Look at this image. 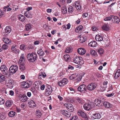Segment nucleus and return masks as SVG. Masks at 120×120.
I'll return each mask as SVG.
<instances>
[{
  "instance_id": "obj_57",
  "label": "nucleus",
  "mask_w": 120,
  "mask_h": 120,
  "mask_svg": "<svg viewBox=\"0 0 120 120\" xmlns=\"http://www.w3.org/2000/svg\"><path fill=\"white\" fill-rule=\"evenodd\" d=\"M68 68V69H70L72 70L74 69V68L72 66L70 65L69 66Z\"/></svg>"
},
{
  "instance_id": "obj_32",
  "label": "nucleus",
  "mask_w": 120,
  "mask_h": 120,
  "mask_svg": "<svg viewBox=\"0 0 120 120\" xmlns=\"http://www.w3.org/2000/svg\"><path fill=\"white\" fill-rule=\"evenodd\" d=\"M113 17H114L113 15H110L109 17L105 18L104 19V20L105 21H108L111 20H113Z\"/></svg>"
},
{
  "instance_id": "obj_52",
  "label": "nucleus",
  "mask_w": 120,
  "mask_h": 120,
  "mask_svg": "<svg viewBox=\"0 0 120 120\" xmlns=\"http://www.w3.org/2000/svg\"><path fill=\"white\" fill-rule=\"evenodd\" d=\"M4 100L0 98V105L3 104L5 103Z\"/></svg>"
},
{
  "instance_id": "obj_64",
  "label": "nucleus",
  "mask_w": 120,
  "mask_h": 120,
  "mask_svg": "<svg viewBox=\"0 0 120 120\" xmlns=\"http://www.w3.org/2000/svg\"><path fill=\"white\" fill-rule=\"evenodd\" d=\"M21 107L23 109H24L25 108V105L24 104H22L21 105Z\"/></svg>"
},
{
  "instance_id": "obj_7",
  "label": "nucleus",
  "mask_w": 120,
  "mask_h": 120,
  "mask_svg": "<svg viewBox=\"0 0 120 120\" xmlns=\"http://www.w3.org/2000/svg\"><path fill=\"white\" fill-rule=\"evenodd\" d=\"M46 89L45 91L46 95H49L52 92V90L51 86L49 85H46Z\"/></svg>"
},
{
  "instance_id": "obj_14",
  "label": "nucleus",
  "mask_w": 120,
  "mask_h": 120,
  "mask_svg": "<svg viewBox=\"0 0 120 120\" xmlns=\"http://www.w3.org/2000/svg\"><path fill=\"white\" fill-rule=\"evenodd\" d=\"M77 52L80 55H83L85 54L86 50L83 48H80L78 49Z\"/></svg>"
},
{
  "instance_id": "obj_20",
  "label": "nucleus",
  "mask_w": 120,
  "mask_h": 120,
  "mask_svg": "<svg viewBox=\"0 0 120 120\" xmlns=\"http://www.w3.org/2000/svg\"><path fill=\"white\" fill-rule=\"evenodd\" d=\"M114 75L115 79H117L120 76V69H119L117 70Z\"/></svg>"
},
{
  "instance_id": "obj_47",
  "label": "nucleus",
  "mask_w": 120,
  "mask_h": 120,
  "mask_svg": "<svg viewBox=\"0 0 120 120\" xmlns=\"http://www.w3.org/2000/svg\"><path fill=\"white\" fill-rule=\"evenodd\" d=\"M76 99L77 101L79 103H82L83 102V100L81 98L77 97Z\"/></svg>"
},
{
  "instance_id": "obj_29",
  "label": "nucleus",
  "mask_w": 120,
  "mask_h": 120,
  "mask_svg": "<svg viewBox=\"0 0 120 120\" xmlns=\"http://www.w3.org/2000/svg\"><path fill=\"white\" fill-rule=\"evenodd\" d=\"M15 114L16 113L15 112L13 111H11L8 112V115L9 117H12L14 116Z\"/></svg>"
},
{
  "instance_id": "obj_5",
  "label": "nucleus",
  "mask_w": 120,
  "mask_h": 120,
  "mask_svg": "<svg viewBox=\"0 0 120 120\" xmlns=\"http://www.w3.org/2000/svg\"><path fill=\"white\" fill-rule=\"evenodd\" d=\"M96 86L97 85L95 83H92L88 85L87 89H88L89 91H92L95 89Z\"/></svg>"
},
{
  "instance_id": "obj_15",
  "label": "nucleus",
  "mask_w": 120,
  "mask_h": 120,
  "mask_svg": "<svg viewBox=\"0 0 120 120\" xmlns=\"http://www.w3.org/2000/svg\"><path fill=\"white\" fill-rule=\"evenodd\" d=\"M79 59V58L78 56L74 58L73 62L76 64H78V65H81L83 64V63L80 61Z\"/></svg>"
},
{
  "instance_id": "obj_45",
  "label": "nucleus",
  "mask_w": 120,
  "mask_h": 120,
  "mask_svg": "<svg viewBox=\"0 0 120 120\" xmlns=\"http://www.w3.org/2000/svg\"><path fill=\"white\" fill-rule=\"evenodd\" d=\"M37 53L39 55L41 56H43L44 54V51H41L40 52V51L38 50Z\"/></svg>"
},
{
  "instance_id": "obj_44",
  "label": "nucleus",
  "mask_w": 120,
  "mask_h": 120,
  "mask_svg": "<svg viewBox=\"0 0 120 120\" xmlns=\"http://www.w3.org/2000/svg\"><path fill=\"white\" fill-rule=\"evenodd\" d=\"M99 100L97 99H96L95 100L94 103L97 106H100L99 103Z\"/></svg>"
},
{
  "instance_id": "obj_39",
  "label": "nucleus",
  "mask_w": 120,
  "mask_h": 120,
  "mask_svg": "<svg viewBox=\"0 0 120 120\" xmlns=\"http://www.w3.org/2000/svg\"><path fill=\"white\" fill-rule=\"evenodd\" d=\"M62 12L63 14H64L67 13V8L65 7H63L62 8Z\"/></svg>"
},
{
  "instance_id": "obj_34",
  "label": "nucleus",
  "mask_w": 120,
  "mask_h": 120,
  "mask_svg": "<svg viewBox=\"0 0 120 120\" xmlns=\"http://www.w3.org/2000/svg\"><path fill=\"white\" fill-rule=\"evenodd\" d=\"M19 67L20 69L22 71L25 70L26 69V67L24 64H21Z\"/></svg>"
},
{
  "instance_id": "obj_6",
  "label": "nucleus",
  "mask_w": 120,
  "mask_h": 120,
  "mask_svg": "<svg viewBox=\"0 0 120 120\" xmlns=\"http://www.w3.org/2000/svg\"><path fill=\"white\" fill-rule=\"evenodd\" d=\"M68 82V79L66 78H64L62 80L58 82V84L60 87H62L66 84Z\"/></svg>"
},
{
  "instance_id": "obj_2",
  "label": "nucleus",
  "mask_w": 120,
  "mask_h": 120,
  "mask_svg": "<svg viewBox=\"0 0 120 120\" xmlns=\"http://www.w3.org/2000/svg\"><path fill=\"white\" fill-rule=\"evenodd\" d=\"M18 69V67L16 65H12L10 68L9 72V75H12L16 73Z\"/></svg>"
},
{
  "instance_id": "obj_9",
  "label": "nucleus",
  "mask_w": 120,
  "mask_h": 120,
  "mask_svg": "<svg viewBox=\"0 0 120 120\" xmlns=\"http://www.w3.org/2000/svg\"><path fill=\"white\" fill-rule=\"evenodd\" d=\"M19 98L22 102H25L27 100V98L26 95L22 94L19 95Z\"/></svg>"
},
{
  "instance_id": "obj_38",
  "label": "nucleus",
  "mask_w": 120,
  "mask_h": 120,
  "mask_svg": "<svg viewBox=\"0 0 120 120\" xmlns=\"http://www.w3.org/2000/svg\"><path fill=\"white\" fill-rule=\"evenodd\" d=\"M72 51V48H67L66 49L65 52L66 53H70Z\"/></svg>"
},
{
  "instance_id": "obj_58",
  "label": "nucleus",
  "mask_w": 120,
  "mask_h": 120,
  "mask_svg": "<svg viewBox=\"0 0 120 120\" xmlns=\"http://www.w3.org/2000/svg\"><path fill=\"white\" fill-rule=\"evenodd\" d=\"M9 94L11 96H13L14 95V92L12 90H10L9 91Z\"/></svg>"
},
{
  "instance_id": "obj_40",
  "label": "nucleus",
  "mask_w": 120,
  "mask_h": 120,
  "mask_svg": "<svg viewBox=\"0 0 120 120\" xmlns=\"http://www.w3.org/2000/svg\"><path fill=\"white\" fill-rule=\"evenodd\" d=\"M97 50L98 53L100 55H101V54H102L104 53V49L102 48H100L99 49H97Z\"/></svg>"
},
{
  "instance_id": "obj_10",
  "label": "nucleus",
  "mask_w": 120,
  "mask_h": 120,
  "mask_svg": "<svg viewBox=\"0 0 120 120\" xmlns=\"http://www.w3.org/2000/svg\"><path fill=\"white\" fill-rule=\"evenodd\" d=\"M77 89L79 91L81 92H83V93L86 91L87 90L86 86L84 84L78 87Z\"/></svg>"
},
{
  "instance_id": "obj_17",
  "label": "nucleus",
  "mask_w": 120,
  "mask_h": 120,
  "mask_svg": "<svg viewBox=\"0 0 120 120\" xmlns=\"http://www.w3.org/2000/svg\"><path fill=\"white\" fill-rule=\"evenodd\" d=\"M29 106L31 108L36 106V105L35 102L32 100H30L29 102Z\"/></svg>"
},
{
  "instance_id": "obj_30",
  "label": "nucleus",
  "mask_w": 120,
  "mask_h": 120,
  "mask_svg": "<svg viewBox=\"0 0 120 120\" xmlns=\"http://www.w3.org/2000/svg\"><path fill=\"white\" fill-rule=\"evenodd\" d=\"M86 40V37L83 36L80 38L79 42L81 43H83Z\"/></svg>"
},
{
  "instance_id": "obj_19",
  "label": "nucleus",
  "mask_w": 120,
  "mask_h": 120,
  "mask_svg": "<svg viewBox=\"0 0 120 120\" xmlns=\"http://www.w3.org/2000/svg\"><path fill=\"white\" fill-rule=\"evenodd\" d=\"M95 39L96 41H102L103 39V37L99 35H97L96 36Z\"/></svg>"
},
{
  "instance_id": "obj_1",
  "label": "nucleus",
  "mask_w": 120,
  "mask_h": 120,
  "mask_svg": "<svg viewBox=\"0 0 120 120\" xmlns=\"http://www.w3.org/2000/svg\"><path fill=\"white\" fill-rule=\"evenodd\" d=\"M27 57L28 61L30 62H34L36 60L37 56L36 53H32L27 54Z\"/></svg>"
},
{
  "instance_id": "obj_18",
  "label": "nucleus",
  "mask_w": 120,
  "mask_h": 120,
  "mask_svg": "<svg viewBox=\"0 0 120 120\" xmlns=\"http://www.w3.org/2000/svg\"><path fill=\"white\" fill-rule=\"evenodd\" d=\"M103 105L105 107L109 109L112 107V105L106 101H105L103 103Z\"/></svg>"
},
{
  "instance_id": "obj_24",
  "label": "nucleus",
  "mask_w": 120,
  "mask_h": 120,
  "mask_svg": "<svg viewBox=\"0 0 120 120\" xmlns=\"http://www.w3.org/2000/svg\"><path fill=\"white\" fill-rule=\"evenodd\" d=\"M102 29L105 31H108L109 29V25L107 24H104L103 26L102 27Z\"/></svg>"
},
{
  "instance_id": "obj_41",
  "label": "nucleus",
  "mask_w": 120,
  "mask_h": 120,
  "mask_svg": "<svg viewBox=\"0 0 120 120\" xmlns=\"http://www.w3.org/2000/svg\"><path fill=\"white\" fill-rule=\"evenodd\" d=\"M3 40L4 41H5V42L7 44H8L9 43H10L11 42V41L7 38H3Z\"/></svg>"
},
{
  "instance_id": "obj_21",
  "label": "nucleus",
  "mask_w": 120,
  "mask_h": 120,
  "mask_svg": "<svg viewBox=\"0 0 120 120\" xmlns=\"http://www.w3.org/2000/svg\"><path fill=\"white\" fill-rule=\"evenodd\" d=\"M11 27L9 26H6L5 29V33L9 34L11 31Z\"/></svg>"
},
{
  "instance_id": "obj_50",
  "label": "nucleus",
  "mask_w": 120,
  "mask_h": 120,
  "mask_svg": "<svg viewBox=\"0 0 120 120\" xmlns=\"http://www.w3.org/2000/svg\"><path fill=\"white\" fill-rule=\"evenodd\" d=\"M3 49L4 50L7 49L8 48V46L6 44H4L2 45Z\"/></svg>"
},
{
  "instance_id": "obj_51",
  "label": "nucleus",
  "mask_w": 120,
  "mask_h": 120,
  "mask_svg": "<svg viewBox=\"0 0 120 120\" xmlns=\"http://www.w3.org/2000/svg\"><path fill=\"white\" fill-rule=\"evenodd\" d=\"M114 94V93H112L111 94H106L105 95L108 97H111L113 96Z\"/></svg>"
},
{
  "instance_id": "obj_60",
  "label": "nucleus",
  "mask_w": 120,
  "mask_h": 120,
  "mask_svg": "<svg viewBox=\"0 0 120 120\" xmlns=\"http://www.w3.org/2000/svg\"><path fill=\"white\" fill-rule=\"evenodd\" d=\"M97 27L94 26H93L92 27V30L93 31H95L97 30Z\"/></svg>"
},
{
  "instance_id": "obj_23",
  "label": "nucleus",
  "mask_w": 120,
  "mask_h": 120,
  "mask_svg": "<svg viewBox=\"0 0 120 120\" xmlns=\"http://www.w3.org/2000/svg\"><path fill=\"white\" fill-rule=\"evenodd\" d=\"M6 116L5 114L4 113H0V120H4L6 119Z\"/></svg>"
},
{
  "instance_id": "obj_26",
  "label": "nucleus",
  "mask_w": 120,
  "mask_h": 120,
  "mask_svg": "<svg viewBox=\"0 0 120 120\" xmlns=\"http://www.w3.org/2000/svg\"><path fill=\"white\" fill-rule=\"evenodd\" d=\"M97 45L96 42L94 41H91L89 44V45L91 47H94L96 46Z\"/></svg>"
},
{
  "instance_id": "obj_35",
  "label": "nucleus",
  "mask_w": 120,
  "mask_h": 120,
  "mask_svg": "<svg viewBox=\"0 0 120 120\" xmlns=\"http://www.w3.org/2000/svg\"><path fill=\"white\" fill-rule=\"evenodd\" d=\"M25 29L26 31H28L31 28V26L30 23L27 24L25 26Z\"/></svg>"
},
{
  "instance_id": "obj_46",
  "label": "nucleus",
  "mask_w": 120,
  "mask_h": 120,
  "mask_svg": "<svg viewBox=\"0 0 120 120\" xmlns=\"http://www.w3.org/2000/svg\"><path fill=\"white\" fill-rule=\"evenodd\" d=\"M90 52L91 54L95 56L97 55V52L94 50H91Z\"/></svg>"
},
{
  "instance_id": "obj_43",
  "label": "nucleus",
  "mask_w": 120,
  "mask_h": 120,
  "mask_svg": "<svg viewBox=\"0 0 120 120\" xmlns=\"http://www.w3.org/2000/svg\"><path fill=\"white\" fill-rule=\"evenodd\" d=\"M16 45L15 44H13L11 47L12 50L14 52H15L16 51V49L15 48Z\"/></svg>"
},
{
  "instance_id": "obj_11",
  "label": "nucleus",
  "mask_w": 120,
  "mask_h": 120,
  "mask_svg": "<svg viewBox=\"0 0 120 120\" xmlns=\"http://www.w3.org/2000/svg\"><path fill=\"white\" fill-rule=\"evenodd\" d=\"M92 105L88 103H86L83 105L84 109L86 110L89 111L92 108Z\"/></svg>"
},
{
  "instance_id": "obj_59",
  "label": "nucleus",
  "mask_w": 120,
  "mask_h": 120,
  "mask_svg": "<svg viewBox=\"0 0 120 120\" xmlns=\"http://www.w3.org/2000/svg\"><path fill=\"white\" fill-rule=\"evenodd\" d=\"M75 8L77 10H80L81 8L80 5H79V6H76Z\"/></svg>"
},
{
  "instance_id": "obj_56",
  "label": "nucleus",
  "mask_w": 120,
  "mask_h": 120,
  "mask_svg": "<svg viewBox=\"0 0 120 120\" xmlns=\"http://www.w3.org/2000/svg\"><path fill=\"white\" fill-rule=\"evenodd\" d=\"M88 15V13H85L82 14V16L83 17H87Z\"/></svg>"
},
{
  "instance_id": "obj_27",
  "label": "nucleus",
  "mask_w": 120,
  "mask_h": 120,
  "mask_svg": "<svg viewBox=\"0 0 120 120\" xmlns=\"http://www.w3.org/2000/svg\"><path fill=\"white\" fill-rule=\"evenodd\" d=\"M10 5H7L6 6H5L4 7L3 10L4 11H6V10L8 11H11L12 10V8L9 7Z\"/></svg>"
},
{
  "instance_id": "obj_55",
  "label": "nucleus",
  "mask_w": 120,
  "mask_h": 120,
  "mask_svg": "<svg viewBox=\"0 0 120 120\" xmlns=\"http://www.w3.org/2000/svg\"><path fill=\"white\" fill-rule=\"evenodd\" d=\"M19 8V7L17 5H14L13 7V10L15 11H16Z\"/></svg>"
},
{
  "instance_id": "obj_31",
  "label": "nucleus",
  "mask_w": 120,
  "mask_h": 120,
  "mask_svg": "<svg viewBox=\"0 0 120 120\" xmlns=\"http://www.w3.org/2000/svg\"><path fill=\"white\" fill-rule=\"evenodd\" d=\"M19 19L20 21L23 22L25 20L26 18L23 15L20 14L19 16Z\"/></svg>"
},
{
  "instance_id": "obj_25",
  "label": "nucleus",
  "mask_w": 120,
  "mask_h": 120,
  "mask_svg": "<svg viewBox=\"0 0 120 120\" xmlns=\"http://www.w3.org/2000/svg\"><path fill=\"white\" fill-rule=\"evenodd\" d=\"M42 113L40 110H37L36 112V117L37 118H40L41 116Z\"/></svg>"
},
{
  "instance_id": "obj_42",
  "label": "nucleus",
  "mask_w": 120,
  "mask_h": 120,
  "mask_svg": "<svg viewBox=\"0 0 120 120\" xmlns=\"http://www.w3.org/2000/svg\"><path fill=\"white\" fill-rule=\"evenodd\" d=\"M73 7L71 6H69L68 8V12L70 13L72 12L73 11Z\"/></svg>"
},
{
  "instance_id": "obj_49",
  "label": "nucleus",
  "mask_w": 120,
  "mask_h": 120,
  "mask_svg": "<svg viewBox=\"0 0 120 120\" xmlns=\"http://www.w3.org/2000/svg\"><path fill=\"white\" fill-rule=\"evenodd\" d=\"M76 74H73L70 75L69 77V78L71 80H74L75 79V75Z\"/></svg>"
},
{
  "instance_id": "obj_33",
  "label": "nucleus",
  "mask_w": 120,
  "mask_h": 120,
  "mask_svg": "<svg viewBox=\"0 0 120 120\" xmlns=\"http://www.w3.org/2000/svg\"><path fill=\"white\" fill-rule=\"evenodd\" d=\"M12 103L11 101L8 100L6 102L5 105L6 106L8 107H9L12 105Z\"/></svg>"
},
{
  "instance_id": "obj_3",
  "label": "nucleus",
  "mask_w": 120,
  "mask_h": 120,
  "mask_svg": "<svg viewBox=\"0 0 120 120\" xmlns=\"http://www.w3.org/2000/svg\"><path fill=\"white\" fill-rule=\"evenodd\" d=\"M0 70L3 74L6 75L8 74V69L5 65H3L1 66Z\"/></svg>"
},
{
  "instance_id": "obj_61",
  "label": "nucleus",
  "mask_w": 120,
  "mask_h": 120,
  "mask_svg": "<svg viewBox=\"0 0 120 120\" xmlns=\"http://www.w3.org/2000/svg\"><path fill=\"white\" fill-rule=\"evenodd\" d=\"M39 43V41H35L34 42V44L35 45H38Z\"/></svg>"
},
{
  "instance_id": "obj_13",
  "label": "nucleus",
  "mask_w": 120,
  "mask_h": 120,
  "mask_svg": "<svg viewBox=\"0 0 120 120\" xmlns=\"http://www.w3.org/2000/svg\"><path fill=\"white\" fill-rule=\"evenodd\" d=\"M92 117L94 119H99L101 117L100 114L98 112H95L92 114Z\"/></svg>"
},
{
  "instance_id": "obj_22",
  "label": "nucleus",
  "mask_w": 120,
  "mask_h": 120,
  "mask_svg": "<svg viewBox=\"0 0 120 120\" xmlns=\"http://www.w3.org/2000/svg\"><path fill=\"white\" fill-rule=\"evenodd\" d=\"M98 99L99 102V104L100 106H101L103 104V103L105 102L104 98L100 96L99 97Z\"/></svg>"
},
{
  "instance_id": "obj_54",
  "label": "nucleus",
  "mask_w": 120,
  "mask_h": 120,
  "mask_svg": "<svg viewBox=\"0 0 120 120\" xmlns=\"http://www.w3.org/2000/svg\"><path fill=\"white\" fill-rule=\"evenodd\" d=\"M77 27L79 29V30H80V32H81L83 28L82 26V25H80Z\"/></svg>"
},
{
  "instance_id": "obj_37",
  "label": "nucleus",
  "mask_w": 120,
  "mask_h": 120,
  "mask_svg": "<svg viewBox=\"0 0 120 120\" xmlns=\"http://www.w3.org/2000/svg\"><path fill=\"white\" fill-rule=\"evenodd\" d=\"M70 57V56L69 55L66 54L64 55V59L65 61H68L69 60Z\"/></svg>"
},
{
  "instance_id": "obj_48",
  "label": "nucleus",
  "mask_w": 120,
  "mask_h": 120,
  "mask_svg": "<svg viewBox=\"0 0 120 120\" xmlns=\"http://www.w3.org/2000/svg\"><path fill=\"white\" fill-rule=\"evenodd\" d=\"M8 83L9 84V85L11 86V87H12L13 86L14 84L13 83V81L12 80H11V79L10 80H9Z\"/></svg>"
},
{
  "instance_id": "obj_36",
  "label": "nucleus",
  "mask_w": 120,
  "mask_h": 120,
  "mask_svg": "<svg viewBox=\"0 0 120 120\" xmlns=\"http://www.w3.org/2000/svg\"><path fill=\"white\" fill-rule=\"evenodd\" d=\"M5 76L2 74L0 75V82H1L5 81Z\"/></svg>"
},
{
  "instance_id": "obj_8",
  "label": "nucleus",
  "mask_w": 120,
  "mask_h": 120,
  "mask_svg": "<svg viewBox=\"0 0 120 120\" xmlns=\"http://www.w3.org/2000/svg\"><path fill=\"white\" fill-rule=\"evenodd\" d=\"M78 114L79 116H81L82 118L85 119V120H88V117L86 114L83 111L79 110L78 112Z\"/></svg>"
},
{
  "instance_id": "obj_62",
  "label": "nucleus",
  "mask_w": 120,
  "mask_h": 120,
  "mask_svg": "<svg viewBox=\"0 0 120 120\" xmlns=\"http://www.w3.org/2000/svg\"><path fill=\"white\" fill-rule=\"evenodd\" d=\"M32 7H29L27 8H26V10L28 11H29L30 10H32Z\"/></svg>"
},
{
  "instance_id": "obj_4",
  "label": "nucleus",
  "mask_w": 120,
  "mask_h": 120,
  "mask_svg": "<svg viewBox=\"0 0 120 120\" xmlns=\"http://www.w3.org/2000/svg\"><path fill=\"white\" fill-rule=\"evenodd\" d=\"M64 105L66 107L68 110L70 112H72L74 111L73 107L72 105L68 103H65L64 104Z\"/></svg>"
},
{
  "instance_id": "obj_16",
  "label": "nucleus",
  "mask_w": 120,
  "mask_h": 120,
  "mask_svg": "<svg viewBox=\"0 0 120 120\" xmlns=\"http://www.w3.org/2000/svg\"><path fill=\"white\" fill-rule=\"evenodd\" d=\"M21 85L23 88H28L31 86L30 84L29 83L26 82H23Z\"/></svg>"
},
{
  "instance_id": "obj_28",
  "label": "nucleus",
  "mask_w": 120,
  "mask_h": 120,
  "mask_svg": "<svg viewBox=\"0 0 120 120\" xmlns=\"http://www.w3.org/2000/svg\"><path fill=\"white\" fill-rule=\"evenodd\" d=\"M113 20H114V23H118L120 21V19H119V18L116 16H115L114 15L113 17Z\"/></svg>"
},
{
  "instance_id": "obj_63",
  "label": "nucleus",
  "mask_w": 120,
  "mask_h": 120,
  "mask_svg": "<svg viewBox=\"0 0 120 120\" xmlns=\"http://www.w3.org/2000/svg\"><path fill=\"white\" fill-rule=\"evenodd\" d=\"M67 29H69L71 25L70 23H68L67 25Z\"/></svg>"
},
{
  "instance_id": "obj_12",
  "label": "nucleus",
  "mask_w": 120,
  "mask_h": 120,
  "mask_svg": "<svg viewBox=\"0 0 120 120\" xmlns=\"http://www.w3.org/2000/svg\"><path fill=\"white\" fill-rule=\"evenodd\" d=\"M69 111H67L64 110H62L61 111V113L64 116L67 117H69L71 116V113Z\"/></svg>"
},
{
  "instance_id": "obj_53",
  "label": "nucleus",
  "mask_w": 120,
  "mask_h": 120,
  "mask_svg": "<svg viewBox=\"0 0 120 120\" xmlns=\"http://www.w3.org/2000/svg\"><path fill=\"white\" fill-rule=\"evenodd\" d=\"M20 49L21 50H24L25 49V45H24L22 44L20 46Z\"/></svg>"
}]
</instances>
